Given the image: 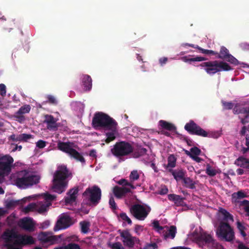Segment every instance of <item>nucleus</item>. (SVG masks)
<instances>
[{
  "instance_id": "412c9836",
  "label": "nucleus",
  "mask_w": 249,
  "mask_h": 249,
  "mask_svg": "<svg viewBox=\"0 0 249 249\" xmlns=\"http://www.w3.org/2000/svg\"><path fill=\"white\" fill-rule=\"evenodd\" d=\"M117 126L118 123H116L115 125H114L113 127H108L105 129V130L110 131V132L106 133L107 138L105 140V142L107 143H109L116 139V135L118 133Z\"/></svg>"
},
{
  "instance_id": "20e7f679",
  "label": "nucleus",
  "mask_w": 249,
  "mask_h": 249,
  "mask_svg": "<svg viewBox=\"0 0 249 249\" xmlns=\"http://www.w3.org/2000/svg\"><path fill=\"white\" fill-rule=\"evenodd\" d=\"M101 196V190L97 185L87 188L83 194L84 202L91 207H95L99 203Z\"/></svg>"
},
{
  "instance_id": "4be33fe9",
  "label": "nucleus",
  "mask_w": 249,
  "mask_h": 249,
  "mask_svg": "<svg viewBox=\"0 0 249 249\" xmlns=\"http://www.w3.org/2000/svg\"><path fill=\"white\" fill-rule=\"evenodd\" d=\"M18 225L23 229L31 231L33 229L34 224L31 218L25 217L20 220Z\"/></svg>"
},
{
  "instance_id": "7c9ffc66",
  "label": "nucleus",
  "mask_w": 249,
  "mask_h": 249,
  "mask_svg": "<svg viewBox=\"0 0 249 249\" xmlns=\"http://www.w3.org/2000/svg\"><path fill=\"white\" fill-rule=\"evenodd\" d=\"M23 201V199L17 200L11 199L6 202L5 206L7 209H12L16 207L17 206L22 204V202Z\"/></svg>"
},
{
  "instance_id": "864d4df0",
  "label": "nucleus",
  "mask_w": 249,
  "mask_h": 249,
  "mask_svg": "<svg viewBox=\"0 0 249 249\" xmlns=\"http://www.w3.org/2000/svg\"><path fill=\"white\" fill-rule=\"evenodd\" d=\"M120 217L123 220L127 222L128 224H132L131 220L124 213H122L120 214Z\"/></svg>"
},
{
  "instance_id": "f03ea898",
  "label": "nucleus",
  "mask_w": 249,
  "mask_h": 249,
  "mask_svg": "<svg viewBox=\"0 0 249 249\" xmlns=\"http://www.w3.org/2000/svg\"><path fill=\"white\" fill-rule=\"evenodd\" d=\"M38 176L30 174L26 170L20 172L15 180L16 185L19 188L26 189L39 183Z\"/></svg>"
},
{
  "instance_id": "f704fd0d",
  "label": "nucleus",
  "mask_w": 249,
  "mask_h": 249,
  "mask_svg": "<svg viewBox=\"0 0 249 249\" xmlns=\"http://www.w3.org/2000/svg\"><path fill=\"white\" fill-rule=\"evenodd\" d=\"M81 226V231L83 233H87L89 232L90 227V223L87 221H82L80 223Z\"/></svg>"
},
{
  "instance_id": "6e6552de",
  "label": "nucleus",
  "mask_w": 249,
  "mask_h": 249,
  "mask_svg": "<svg viewBox=\"0 0 249 249\" xmlns=\"http://www.w3.org/2000/svg\"><path fill=\"white\" fill-rule=\"evenodd\" d=\"M111 151L115 156L121 157L127 156L132 153L133 147L128 142L121 141L116 142Z\"/></svg>"
},
{
  "instance_id": "052dcab7",
  "label": "nucleus",
  "mask_w": 249,
  "mask_h": 249,
  "mask_svg": "<svg viewBox=\"0 0 249 249\" xmlns=\"http://www.w3.org/2000/svg\"><path fill=\"white\" fill-rule=\"evenodd\" d=\"M6 86L3 84H0V94L2 96H5L6 95Z\"/></svg>"
},
{
  "instance_id": "37998d69",
  "label": "nucleus",
  "mask_w": 249,
  "mask_h": 249,
  "mask_svg": "<svg viewBox=\"0 0 249 249\" xmlns=\"http://www.w3.org/2000/svg\"><path fill=\"white\" fill-rule=\"evenodd\" d=\"M147 150L145 148H140L138 149L137 152H135L133 154L134 158H139L145 155L146 153Z\"/></svg>"
},
{
  "instance_id": "b1692460",
  "label": "nucleus",
  "mask_w": 249,
  "mask_h": 249,
  "mask_svg": "<svg viewBox=\"0 0 249 249\" xmlns=\"http://www.w3.org/2000/svg\"><path fill=\"white\" fill-rule=\"evenodd\" d=\"M168 198L169 200L173 201L177 206L183 205L184 198L180 196L175 194H169L168 196Z\"/></svg>"
},
{
  "instance_id": "9b49d317",
  "label": "nucleus",
  "mask_w": 249,
  "mask_h": 249,
  "mask_svg": "<svg viewBox=\"0 0 249 249\" xmlns=\"http://www.w3.org/2000/svg\"><path fill=\"white\" fill-rule=\"evenodd\" d=\"M150 211V209H146L143 205L136 204L132 205L130 208L131 214L139 220H144Z\"/></svg>"
},
{
  "instance_id": "4c0bfd02",
  "label": "nucleus",
  "mask_w": 249,
  "mask_h": 249,
  "mask_svg": "<svg viewBox=\"0 0 249 249\" xmlns=\"http://www.w3.org/2000/svg\"><path fill=\"white\" fill-rule=\"evenodd\" d=\"M118 183L120 185H123V186H129L132 189H134L136 188V187L133 185V184L131 182H129L128 180L124 178L121 179L120 180H119Z\"/></svg>"
},
{
  "instance_id": "0eeeda50",
  "label": "nucleus",
  "mask_w": 249,
  "mask_h": 249,
  "mask_svg": "<svg viewBox=\"0 0 249 249\" xmlns=\"http://www.w3.org/2000/svg\"><path fill=\"white\" fill-rule=\"evenodd\" d=\"M216 234L222 240L232 242L235 238L234 232L229 223L220 221L217 229Z\"/></svg>"
},
{
  "instance_id": "dca6fc26",
  "label": "nucleus",
  "mask_w": 249,
  "mask_h": 249,
  "mask_svg": "<svg viewBox=\"0 0 249 249\" xmlns=\"http://www.w3.org/2000/svg\"><path fill=\"white\" fill-rule=\"evenodd\" d=\"M164 229L163 230L161 234L165 240L167 239H173L177 233V227L172 225L170 227L167 226H164Z\"/></svg>"
},
{
  "instance_id": "58836bf2",
  "label": "nucleus",
  "mask_w": 249,
  "mask_h": 249,
  "mask_svg": "<svg viewBox=\"0 0 249 249\" xmlns=\"http://www.w3.org/2000/svg\"><path fill=\"white\" fill-rule=\"evenodd\" d=\"M154 229L159 233L161 234L163 230L164 229V227L160 225L159 222L158 220H154L152 222Z\"/></svg>"
},
{
  "instance_id": "e2e57ef3",
  "label": "nucleus",
  "mask_w": 249,
  "mask_h": 249,
  "mask_svg": "<svg viewBox=\"0 0 249 249\" xmlns=\"http://www.w3.org/2000/svg\"><path fill=\"white\" fill-rule=\"evenodd\" d=\"M112 248L113 249H124L122 245L120 242H116L112 244Z\"/></svg>"
},
{
  "instance_id": "c85d7f7f",
  "label": "nucleus",
  "mask_w": 249,
  "mask_h": 249,
  "mask_svg": "<svg viewBox=\"0 0 249 249\" xmlns=\"http://www.w3.org/2000/svg\"><path fill=\"white\" fill-rule=\"evenodd\" d=\"M159 124L162 128L169 131H174L176 129V126L173 124L164 120L160 121Z\"/></svg>"
},
{
  "instance_id": "79ce46f5",
  "label": "nucleus",
  "mask_w": 249,
  "mask_h": 249,
  "mask_svg": "<svg viewBox=\"0 0 249 249\" xmlns=\"http://www.w3.org/2000/svg\"><path fill=\"white\" fill-rule=\"evenodd\" d=\"M113 192L115 196L118 198L123 196L121 187H118V186H115L113 188Z\"/></svg>"
},
{
  "instance_id": "a878e982",
  "label": "nucleus",
  "mask_w": 249,
  "mask_h": 249,
  "mask_svg": "<svg viewBox=\"0 0 249 249\" xmlns=\"http://www.w3.org/2000/svg\"><path fill=\"white\" fill-rule=\"evenodd\" d=\"M235 164L241 167L249 168V160L243 157H239L237 159Z\"/></svg>"
},
{
  "instance_id": "2f4dec72",
  "label": "nucleus",
  "mask_w": 249,
  "mask_h": 249,
  "mask_svg": "<svg viewBox=\"0 0 249 249\" xmlns=\"http://www.w3.org/2000/svg\"><path fill=\"white\" fill-rule=\"evenodd\" d=\"M229 54V50L225 47L222 46L220 48L219 53H218L217 56L216 57L222 59H225Z\"/></svg>"
},
{
  "instance_id": "473e14b6",
  "label": "nucleus",
  "mask_w": 249,
  "mask_h": 249,
  "mask_svg": "<svg viewBox=\"0 0 249 249\" xmlns=\"http://www.w3.org/2000/svg\"><path fill=\"white\" fill-rule=\"evenodd\" d=\"M51 205V202L41 201L39 202L38 205V212L39 213H42L47 211V209Z\"/></svg>"
},
{
  "instance_id": "c03bdc74",
  "label": "nucleus",
  "mask_w": 249,
  "mask_h": 249,
  "mask_svg": "<svg viewBox=\"0 0 249 249\" xmlns=\"http://www.w3.org/2000/svg\"><path fill=\"white\" fill-rule=\"evenodd\" d=\"M240 205L243 207V209L246 212L247 215L249 216V201L244 200L240 202Z\"/></svg>"
},
{
  "instance_id": "4d7b16f0",
  "label": "nucleus",
  "mask_w": 249,
  "mask_h": 249,
  "mask_svg": "<svg viewBox=\"0 0 249 249\" xmlns=\"http://www.w3.org/2000/svg\"><path fill=\"white\" fill-rule=\"evenodd\" d=\"M158 248V245L156 243H152L146 244L143 249H155Z\"/></svg>"
},
{
  "instance_id": "a19ab883",
  "label": "nucleus",
  "mask_w": 249,
  "mask_h": 249,
  "mask_svg": "<svg viewBox=\"0 0 249 249\" xmlns=\"http://www.w3.org/2000/svg\"><path fill=\"white\" fill-rule=\"evenodd\" d=\"M140 178V175L137 170H133L129 175V179L130 182H134L138 180Z\"/></svg>"
},
{
  "instance_id": "39448f33",
  "label": "nucleus",
  "mask_w": 249,
  "mask_h": 249,
  "mask_svg": "<svg viewBox=\"0 0 249 249\" xmlns=\"http://www.w3.org/2000/svg\"><path fill=\"white\" fill-rule=\"evenodd\" d=\"M204 68L209 75H213L218 72L229 71L232 70L231 67L226 62L217 60L209 61L201 63L199 65Z\"/></svg>"
},
{
  "instance_id": "bb28decb",
  "label": "nucleus",
  "mask_w": 249,
  "mask_h": 249,
  "mask_svg": "<svg viewBox=\"0 0 249 249\" xmlns=\"http://www.w3.org/2000/svg\"><path fill=\"white\" fill-rule=\"evenodd\" d=\"M181 60L184 62L191 63L195 61H202L207 60V58L202 56H196V57H191L190 55L185 56L181 57Z\"/></svg>"
},
{
  "instance_id": "f257e3e1",
  "label": "nucleus",
  "mask_w": 249,
  "mask_h": 249,
  "mask_svg": "<svg viewBox=\"0 0 249 249\" xmlns=\"http://www.w3.org/2000/svg\"><path fill=\"white\" fill-rule=\"evenodd\" d=\"M71 176V173L66 166H59L53 175L52 188L54 192L58 194L64 192L68 187V178Z\"/></svg>"
},
{
  "instance_id": "603ef678",
  "label": "nucleus",
  "mask_w": 249,
  "mask_h": 249,
  "mask_svg": "<svg viewBox=\"0 0 249 249\" xmlns=\"http://www.w3.org/2000/svg\"><path fill=\"white\" fill-rule=\"evenodd\" d=\"M222 104L224 108L225 109H231L233 107V104L231 102L222 101Z\"/></svg>"
},
{
  "instance_id": "6ab92c4d",
  "label": "nucleus",
  "mask_w": 249,
  "mask_h": 249,
  "mask_svg": "<svg viewBox=\"0 0 249 249\" xmlns=\"http://www.w3.org/2000/svg\"><path fill=\"white\" fill-rule=\"evenodd\" d=\"M15 24L16 23L14 19L7 20L4 16L0 18V27L3 30L10 32L15 26Z\"/></svg>"
},
{
  "instance_id": "aec40b11",
  "label": "nucleus",
  "mask_w": 249,
  "mask_h": 249,
  "mask_svg": "<svg viewBox=\"0 0 249 249\" xmlns=\"http://www.w3.org/2000/svg\"><path fill=\"white\" fill-rule=\"evenodd\" d=\"M32 138L33 136L29 134L23 133L17 135L13 134L8 137V140L13 142H27L28 140Z\"/></svg>"
},
{
  "instance_id": "6e6d98bb",
  "label": "nucleus",
  "mask_w": 249,
  "mask_h": 249,
  "mask_svg": "<svg viewBox=\"0 0 249 249\" xmlns=\"http://www.w3.org/2000/svg\"><path fill=\"white\" fill-rule=\"evenodd\" d=\"M109 204L110 205V208L113 210H116L117 209V205L116 204V203L115 202L114 199L113 197H111L109 198Z\"/></svg>"
},
{
  "instance_id": "393cba45",
  "label": "nucleus",
  "mask_w": 249,
  "mask_h": 249,
  "mask_svg": "<svg viewBox=\"0 0 249 249\" xmlns=\"http://www.w3.org/2000/svg\"><path fill=\"white\" fill-rule=\"evenodd\" d=\"M82 85L85 91L89 90L92 88V79L89 75H85L82 78Z\"/></svg>"
},
{
  "instance_id": "2eb2a0df",
  "label": "nucleus",
  "mask_w": 249,
  "mask_h": 249,
  "mask_svg": "<svg viewBox=\"0 0 249 249\" xmlns=\"http://www.w3.org/2000/svg\"><path fill=\"white\" fill-rule=\"evenodd\" d=\"M71 225V219L69 215L62 216L57 222L54 227V231H57L61 229H65Z\"/></svg>"
},
{
  "instance_id": "3c124183",
  "label": "nucleus",
  "mask_w": 249,
  "mask_h": 249,
  "mask_svg": "<svg viewBox=\"0 0 249 249\" xmlns=\"http://www.w3.org/2000/svg\"><path fill=\"white\" fill-rule=\"evenodd\" d=\"M35 207H36L35 204L30 203L24 208V212L26 213H27L33 211L35 209Z\"/></svg>"
},
{
  "instance_id": "9d476101",
  "label": "nucleus",
  "mask_w": 249,
  "mask_h": 249,
  "mask_svg": "<svg viewBox=\"0 0 249 249\" xmlns=\"http://www.w3.org/2000/svg\"><path fill=\"white\" fill-rule=\"evenodd\" d=\"M196 240L199 247L213 248L216 246V242L213 236L206 232H200L196 237Z\"/></svg>"
},
{
  "instance_id": "338daca9",
  "label": "nucleus",
  "mask_w": 249,
  "mask_h": 249,
  "mask_svg": "<svg viewBox=\"0 0 249 249\" xmlns=\"http://www.w3.org/2000/svg\"><path fill=\"white\" fill-rule=\"evenodd\" d=\"M240 47L243 50H249V44L247 43H241Z\"/></svg>"
},
{
  "instance_id": "423d86ee",
  "label": "nucleus",
  "mask_w": 249,
  "mask_h": 249,
  "mask_svg": "<svg viewBox=\"0 0 249 249\" xmlns=\"http://www.w3.org/2000/svg\"><path fill=\"white\" fill-rule=\"evenodd\" d=\"M77 146L74 143L70 142H60L57 144L58 149L67 154L71 158L81 163H85V160L83 156L74 149Z\"/></svg>"
},
{
  "instance_id": "680f3d73",
  "label": "nucleus",
  "mask_w": 249,
  "mask_h": 249,
  "mask_svg": "<svg viewBox=\"0 0 249 249\" xmlns=\"http://www.w3.org/2000/svg\"><path fill=\"white\" fill-rule=\"evenodd\" d=\"M47 99H48V101L52 104H53V105H56L57 104V101L56 100V99L55 98V97L53 96H52V95H48L47 96Z\"/></svg>"
},
{
  "instance_id": "a18cd8bd",
  "label": "nucleus",
  "mask_w": 249,
  "mask_h": 249,
  "mask_svg": "<svg viewBox=\"0 0 249 249\" xmlns=\"http://www.w3.org/2000/svg\"><path fill=\"white\" fill-rule=\"evenodd\" d=\"M237 228L238 230L239 231L243 237H246L247 236V234L245 232V230L246 229V228L240 221L237 222Z\"/></svg>"
},
{
  "instance_id": "774afa93",
  "label": "nucleus",
  "mask_w": 249,
  "mask_h": 249,
  "mask_svg": "<svg viewBox=\"0 0 249 249\" xmlns=\"http://www.w3.org/2000/svg\"><path fill=\"white\" fill-rule=\"evenodd\" d=\"M122 188V193L123 195V196H125L127 193L131 192V188H127L126 187H123Z\"/></svg>"
},
{
  "instance_id": "5701e85b",
  "label": "nucleus",
  "mask_w": 249,
  "mask_h": 249,
  "mask_svg": "<svg viewBox=\"0 0 249 249\" xmlns=\"http://www.w3.org/2000/svg\"><path fill=\"white\" fill-rule=\"evenodd\" d=\"M169 171L172 174L174 178L177 181H179L180 180H183V179L185 178V175L186 172L183 169L174 170L172 169H169Z\"/></svg>"
},
{
  "instance_id": "13d9d810",
  "label": "nucleus",
  "mask_w": 249,
  "mask_h": 249,
  "mask_svg": "<svg viewBox=\"0 0 249 249\" xmlns=\"http://www.w3.org/2000/svg\"><path fill=\"white\" fill-rule=\"evenodd\" d=\"M46 142L45 141L40 140L36 143V147L39 148H43L46 146Z\"/></svg>"
},
{
  "instance_id": "bf43d9fd",
  "label": "nucleus",
  "mask_w": 249,
  "mask_h": 249,
  "mask_svg": "<svg viewBox=\"0 0 249 249\" xmlns=\"http://www.w3.org/2000/svg\"><path fill=\"white\" fill-rule=\"evenodd\" d=\"M246 145L248 146V147H243L241 150V151L243 154H245L249 150V137H247L246 138Z\"/></svg>"
},
{
  "instance_id": "c9c22d12",
  "label": "nucleus",
  "mask_w": 249,
  "mask_h": 249,
  "mask_svg": "<svg viewBox=\"0 0 249 249\" xmlns=\"http://www.w3.org/2000/svg\"><path fill=\"white\" fill-rule=\"evenodd\" d=\"M55 249H81L80 246L75 243H71L68 245L62 246L59 248H55Z\"/></svg>"
},
{
  "instance_id": "4468645a",
  "label": "nucleus",
  "mask_w": 249,
  "mask_h": 249,
  "mask_svg": "<svg viewBox=\"0 0 249 249\" xmlns=\"http://www.w3.org/2000/svg\"><path fill=\"white\" fill-rule=\"evenodd\" d=\"M31 109V107L29 105H25L21 107L14 115L15 120L20 123H22L25 120L24 115L29 113Z\"/></svg>"
},
{
  "instance_id": "de8ad7c7",
  "label": "nucleus",
  "mask_w": 249,
  "mask_h": 249,
  "mask_svg": "<svg viewBox=\"0 0 249 249\" xmlns=\"http://www.w3.org/2000/svg\"><path fill=\"white\" fill-rule=\"evenodd\" d=\"M190 150L192 153L191 158H192V157L199 155L201 153L200 149L196 146H194L191 148Z\"/></svg>"
},
{
  "instance_id": "8fccbe9b",
  "label": "nucleus",
  "mask_w": 249,
  "mask_h": 249,
  "mask_svg": "<svg viewBox=\"0 0 249 249\" xmlns=\"http://www.w3.org/2000/svg\"><path fill=\"white\" fill-rule=\"evenodd\" d=\"M44 200L45 202H51V201L53 200L55 198V196L53 195H50L49 194L46 193L44 195Z\"/></svg>"
},
{
  "instance_id": "ddd939ff",
  "label": "nucleus",
  "mask_w": 249,
  "mask_h": 249,
  "mask_svg": "<svg viewBox=\"0 0 249 249\" xmlns=\"http://www.w3.org/2000/svg\"><path fill=\"white\" fill-rule=\"evenodd\" d=\"M120 235L123 238L124 244L129 248L133 247L135 244H140V240L137 237H133L127 231H122Z\"/></svg>"
},
{
  "instance_id": "7ed1b4c3",
  "label": "nucleus",
  "mask_w": 249,
  "mask_h": 249,
  "mask_svg": "<svg viewBox=\"0 0 249 249\" xmlns=\"http://www.w3.org/2000/svg\"><path fill=\"white\" fill-rule=\"evenodd\" d=\"M116 123L117 122L113 118L102 112H96L92 120V125L95 129L112 128Z\"/></svg>"
},
{
  "instance_id": "e433bc0d",
  "label": "nucleus",
  "mask_w": 249,
  "mask_h": 249,
  "mask_svg": "<svg viewBox=\"0 0 249 249\" xmlns=\"http://www.w3.org/2000/svg\"><path fill=\"white\" fill-rule=\"evenodd\" d=\"M247 196V195L242 191H239L237 193H234L232 194V198L234 199L235 201H236V200L246 197Z\"/></svg>"
},
{
  "instance_id": "5fc2aeb1",
  "label": "nucleus",
  "mask_w": 249,
  "mask_h": 249,
  "mask_svg": "<svg viewBox=\"0 0 249 249\" xmlns=\"http://www.w3.org/2000/svg\"><path fill=\"white\" fill-rule=\"evenodd\" d=\"M168 192V189L165 186H162L161 188L158 191V194L161 195H166Z\"/></svg>"
},
{
  "instance_id": "72a5a7b5",
  "label": "nucleus",
  "mask_w": 249,
  "mask_h": 249,
  "mask_svg": "<svg viewBox=\"0 0 249 249\" xmlns=\"http://www.w3.org/2000/svg\"><path fill=\"white\" fill-rule=\"evenodd\" d=\"M177 158L174 155L171 154L168 158V164L167 168L171 167L174 168L176 165Z\"/></svg>"
},
{
  "instance_id": "a211bd4d",
  "label": "nucleus",
  "mask_w": 249,
  "mask_h": 249,
  "mask_svg": "<svg viewBox=\"0 0 249 249\" xmlns=\"http://www.w3.org/2000/svg\"><path fill=\"white\" fill-rule=\"evenodd\" d=\"M78 193V188L77 187L72 188L68 192V196L65 198V202L66 205L72 204L75 203L77 198V195Z\"/></svg>"
},
{
  "instance_id": "f3484780",
  "label": "nucleus",
  "mask_w": 249,
  "mask_h": 249,
  "mask_svg": "<svg viewBox=\"0 0 249 249\" xmlns=\"http://www.w3.org/2000/svg\"><path fill=\"white\" fill-rule=\"evenodd\" d=\"M56 119L51 115H45L44 123L47 124V128L50 130L55 131L57 129L58 125L56 123Z\"/></svg>"
},
{
  "instance_id": "f8f14e48",
  "label": "nucleus",
  "mask_w": 249,
  "mask_h": 249,
  "mask_svg": "<svg viewBox=\"0 0 249 249\" xmlns=\"http://www.w3.org/2000/svg\"><path fill=\"white\" fill-rule=\"evenodd\" d=\"M184 129L191 135H196L203 137L208 136V133L193 120H190L186 124Z\"/></svg>"
},
{
  "instance_id": "49530a36",
  "label": "nucleus",
  "mask_w": 249,
  "mask_h": 249,
  "mask_svg": "<svg viewBox=\"0 0 249 249\" xmlns=\"http://www.w3.org/2000/svg\"><path fill=\"white\" fill-rule=\"evenodd\" d=\"M43 237L41 240L44 242H53L56 240V237L55 236H47L45 233H43Z\"/></svg>"
},
{
  "instance_id": "cd10ccee",
  "label": "nucleus",
  "mask_w": 249,
  "mask_h": 249,
  "mask_svg": "<svg viewBox=\"0 0 249 249\" xmlns=\"http://www.w3.org/2000/svg\"><path fill=\"white\" fill-rule=\"evenodd\" d=\"M220 213L223 215V222H226L228 223V221H231V222L233 221V216L227 210L224 209L220 208L219 209Z\"/></svg>"
},
{
  "instance_id": "c756f323",
  "label": "nucleus",
  "mask_w": 249,
  "mask_h": 249,
  "mask_svg": "<svg viewBox=\"0 0 249 249\" xmlns=\"http://www.w3.org/2000/svg\"><path fill=\"white\" fill-rule=\"evenodd\" d=\"M183 185L188 188L195 189L196 188V182L189 177H185L182 180Z\"/></svg>"
},
{
  "instance_id": "09e8293b",
  "label": "nucleus",
  "mask_w": 249,
  "mask_h": 249,
  "mask_svg": "<svg viewBox=\"0 0 249 249\" xmlns=\"http://www.w3.org/2000/svg\"><path fill=\"white\" fill-rule=\"evenodd\" d=\"M225 60L235 65L238 64V61L237 60V59L235 58L234 57H233L231 54H230L227 57V58L225 59Z\"/></svg>"
},
{
  "instance_id": "1a4fd4ad",
  "label": "nucleus",
  "mask_w": 249,
  "mask_h": 249,
  "mask_svg": "<svg viewBox=\"0 0 249 249\" xmlns=\"http://www.w3.org/2000/svg\"><path fill=\"white\" fill-rule=\"evenodd\" d=\"M13 158L9 155L0 157V184L5 175H8L11 171Z\"/></svg>"
},
{
  "instance_id": "69168bd1",
  "label": "nucleus",
  "mask_w": 249,
  "mask_h": 249,
  "mask_svg": "<svg viewBox=\"0 0 249 249\" xmlns=\"http://www.w3.org/2000/svg\"><path fill=\"white\" fill-rule=\"evenodd\" d=\"M241 122L243 124L248 123L249 122V115H245L243 118H241Z\"/></svg>"
},
{
  "instance_id": "0e129e2a",
  "label": "nucleus",
  "mask_w": 249,
  "mask_h": 249,
  "mask_svg": "<svg viewBox=\"0 0 249 249\" xmlns=\"http://www.w3.org/2000/svg\"><path fill=\"white\" fill-rule=\"evenodd\" d=\"M239 113L245 114V115H246V114L249 115V107L241 108V109H240Z\"/></svg>"
},
{
  "instance_id": "ea45409f",
  "label": "nucleus",
  "mask_w": 249,
  "mask_h": 249,
  "mask_svg": "<svg viewBox=\"0 0 249 249\" xmlns=\"http://www.w3.org/2000/svg\"><path fill=\"white\" fill-rule=\"evenodd\" d=\"M206 174L210 176L213 177L216 174V171L215 169L213 168L209 164H207L206 169Z\"/></svg>"
}]
</instances>
